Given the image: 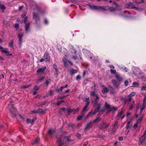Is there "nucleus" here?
Masks as SVG:
<instances>
[{
  "mask_svg": "<svg viewBox=\"0 0 146 146\" xmlns=\"http://www.w3.org/2000/svg\"><path fill=\"white\" fill-rule=\"evenodd\" d=\"M25 28L26 31H28V28L29 27L30 23L29 22L26 23H25Z\"/></svg>",
  "mask_w": 146,
  "mask_h": 146,
  "instance_id": "20",
  "label": "nucleus"
},
{
  "mask_svg": "<svg viewBox=\"0 0 146 146\" xmlns=\"http://www.w3.org/2000/svg\"><path fill=\"white\" fill-rule=\"evenodd\" d=\"M64 102V100H62L61 101H60V102H58L57 103V105L58 106L60 104H62V103H63Z\"/></svg>",
  "mask_w": 146,
  "mask_h": 146,
  "instance_id": "46",
  "label": "nucleus"
},
{
  "mask_svg": "<svg viewBox=\"0 0 146 146\" xmlns=\"http://www.w3.org/2000/svg\"><path fill=\"white\" fill-rule=\"evenodd\" d=\"M126 7L127 8H135L136 10L139 11H142L143 9L141 8H137L135 7L134 5H133L131 3L129 2L126 4L125 5Z\"/></svg>",
  "mask_w": 146,
  "mask_h": 146,
  "instance_id": "2",
  "label": "nucleus"
},
{
  "mask_svg": "<svg viewBox=\"0 0 146 146\" xmlns=\"http://www.w3.org/2000/svg\"><path fill=\"white\" fill-rule=\"evenodd\" d=\"M30 85L31 84L25 85L23 86L22 88H28L30 86Z\"/></svg>",
  "mask_w": 146,
  "mask_h": 146,
  "instance_id": "48",
  "label": "nucleus"
},
{
  "mask_svg": "<svg viewBox=\"0 0 146 146\" xmlns=\"http://www.w3.org/2000/svg\"><path fill=\"white\" fill-rule=\"evenodd\" d=\"M66 111H67L68 113L72 112L73 111V109H68Z\"/></svg>",
  "mask_w": 146,
  "mask_h": 146,
  "instance_id": "31",
  "label": "nucleus"
},
{
  "mask_svg": "<svg viewBox=\"0 0 146 146\" xmlns=\"http://www.w3.org/2000/svg\"><path fill=\"white\" fill-rule=\"evenodd\" d=\"M1 52L7 56H10L12 55V54H9V52L8 50L5 49H2L1 50Z\"/></svg>",
  "mask_w": 146,
  "mask_h": 146,
  "instance_id": "11",
  "label": "nucleus"
},
{
  "mask_svg": "<svg viewBox=\"0 0 146 146\" xmlns=\"http://www.w3.org/2000/svg\"><path fill=\"white\" fill-rule=\"evenodd\" d=\"M146 132V131H145L144 132V133ZM146 137V136L145 135V134H144L143 136H142L139 139L140 142L141 143H143L145 142V138Z\"/></svg>",
  "mask_w": 146,
  "mask_h": 146,
  "instance_id": "8",
  "label": "nucleus"
},
{
  "mask_svg": "<svg viewBox=\"0 0 146 146\" xmlns=\"http://www.w3.org/2000/svg\"><path fill=\"white\" fill-rule=\"evenodd\" d=\"M45 60V59L44 58H41L40 60V62H43Z\"/></svg>",
  "mask_w": 146,
  "mask_h": 146,
  "instance_id": "63",
  "label": "nucleus"
},
{
  "mask_svg": "<svg viewBox=\"0 0 146 146\" xmlns=\"http://www.w3.org/2000/svg\"><path fill=\"white\" fill-rule=\"evenodd\" d=\"M118 109L117 108H115L114 107H112L111 108L110 107V108L108 110V112L112 111L113 110L116 111Z\"/></svg>",
  "mask_w": 146,
  "mask_h": 146,
  "instance_id": "21",
  "label": "nucleus"
},
{
  "mask_svg": "<svg viewBox=\"0 0 146 146\" xmlns=\"http://www.w3.org/2000/svg\"><path fill=\"white\" fill-rule=\"evenodd\" d=\"M125 85L126 86H127L128 85V82L127 81H126L125 82Z\"/></svg>",
  "mask_w": 146,
  "mask_h": 146,
  "instance_id": "57",
  "label": "nucleus"
},
{
  "mask_svg": "<svg viewBox=\"0 0 146 146\" xmlns=\"http://www.w3.org/2000/svg\"><path fill=\"white\" fill-rule=\"evenodd\" d=\"M69 90H68L66 91L63 92H62V94H64L68 92H69Z\"/></svg>",
  "mask_w": 146,
  "mask_h": 146,
  "instance_id": "47",
  "label": "nucleus"
},
{
  "mask_svg": "<svg viewBox=\"0 0 146 146\" xmlns=\"http://www.w3.org/2000/svg\"><path fill=\"white\" fill-rule=\"evenodd\" d=\"M135 95V93L134 92H133L131 93L128 96V97H131L134 96Z\"/></svg>",
  "mask_w": 146,
  "mask_h": 146,
  "instance_id": "33",
  "label": "nucleus"
},
{
  "mask_svg": "<svg viewBox=\"0 0 146 146\" xmlns=\"http://www.w3.org/2000/svg\"><path fill=\"white\" fill-rule=\"evenodd\" d=\"M55 133V131L54 130L51 129L49 130V133L51 135L54 134Z\"/></svg>",
  "mask_w": 146,
  "mask_h": 146,
  "instance_id": "22",
  "label": "nucleus"
},
{
  "mask_svg": "<svg viewBox=\"0 0 146 146\" xmlns=\"http://www.w3.org/2000/svg\"><path fill=\"white\" fill-rule=\"evenodd\" d=\"M64 88V87H61L60 89H59L58 91V92H59V93L61 92L62 91V90L63 88Z\"/></svg>",
  "mask_w": 146,
  "mask_h": 146,
  "instance_id": "44",
  "label": "nucleus"
},
{
  "mask_svg": "<svg viewBox=\"0 0 146 146\" xmlns=\"http://www.w3.org/2000/svg\"><path fill=\"white\" fill-rule=\"evenodd\" d=\"M36 117L35 116L31 121L32 123L34 122L36 120Z\"/></svg>",
  "mask_w": 146,
  "mask_h": 146,
  "instance_id": "53",
  "label": "nucleus"
},
{
  "mask_svg": "<svg viewBox=\"0 0 146 146\" xmlns=\"http://www.w3.org/2000/svg\"><path fill=\"white\" fill-rule=\"evenodd\" d=\"M119 67L120 69L123 70L126 72L128 71L127 68L124 66H119Z\"/></svg>",
  "mask_w": 146,
  "mask_h": 146,
  "instance_id": "17",
  "label": "nucleus"
},
{
  "mask_svg": "<svg viewBox=\"0 0 146 146\" xmlns=\"http://www.w3.org/2000/svg\"><path fill=\"white\" fill-rule=\"evenodd\" d=\"M19 40V45L20 47H21V43L22 42V37L23 36V34H19L18 35Z\"/></svg>",
  "mask_w": 146,
  "mask_h": 146,
  "instance_id": "10",
  "label": "nucleus"
},
{
  "mask_svg": "<svg viewBox=\"0 0 146 146\" xmlns=\"http://www.w3.org/2000/svg\"><path fill=\"white\" fill-rule=\"evenodd\" d=\"M138 123H136V124H134V126H133V127L134 128H136L138 126Z\"/></svg>",
  "mask_w": 146,
  "mask_h": 146,
  "instance_id": "55",
  "label": "nucleus"
},
{
  "mask_svg": "<svg viewBox=\"0 0 146 146\" xmlns=\"http://www.w3.org/2000/svg\"><path fill=\"white\" fill-rule=\"evenodd\" d=\"M62 60H63V62L64 63H65V62H67L68 61L66 59V58H63V59Z\"/></svg>",
  "mask_w": 146,
  "mask_h": 146,
  "instance_id": "61",
  "label": "nucleus"
},
{
  "mask_svg": "<svg viewBox=\"0 0 146 146\" xmlns=\"http://www.w3.org/2000/svg\"><path fill=\"white\" fill-rule=\"evenodd\" d=\"M43 77H40L38 80V81H40L41 80H42L44 78Z\"/></svg>",
  "mask_w": 146,
  "mask_h": 146,
  "instance_id": "52",
  "label": "nucleus"
},
{
  "mask_svg": "<svg viewBox=\"0 0 146 146\" xmlns=\"http://www.w3.org/2000/svg\"><path fill=\"white\" fill-rule=\"evenodd\" d=\"M39 138H37L35 140L33 141V142H32V144L33 145H34V144L37 143L39 141Z\"/></svg>",
  "mask_w": 146,
  "mask_h": 146,
  "instance_id": "23",
  "label": "nucleus"
},
{
  "mask_svg": "<svg viewBox=\"0 0 146 146\" xmlns=\"http://www.w3.org/2000/svg\"><path fill=\"white\" fill-rule=\"evenodd\" d=\"M145 108V106L144 105H143L141 109V110H143Z\"/></svg>",
  "mask_w": 146,
  "mask_h": 146,
  "instance_id": "62",
  "label": "nucleus"
},
{
  "mask_svg": "<svg viewBox=\"0 0 146 146\" xmlns=\"http://www.w3.org/2000/svg\"><path fill=\"white\" fill-rule=\"evenodd\" d=\"M55 72L57 75H58L59 74L58 70V69H55Z\"/></svg>",
  "mask_w": 146,
  "mask_h": 146,
  "instance_id": "56",
  "label": "nucleus"
},
{
  "mask_svg": "<svg viewBox=\"0 0 146 146\" xmlns=\"http://www.w3.org/2000/svg\"><path fill=\"white\" fill-rule=\"evenodd\" d=\"M93 122L90 121L85 126V127L84 128V130H86L89 129L92 125Z\"/></svg>",
  "mask_w": 146,
  "mask_h": 146,
  "instance_id": "9",
  "label": "nucleus"
},
{
  "mask_svg": "<svg viewBox=\"0 0 146 146\" xmlns=\"http://www.w3.org/2000/svg\"><path fill=\"white\" fill-rule=\"evenodd\" d=\"M100 109V106H99L96 108L95 110L92 113V114H95L97 112L99 111Z\"/></svg>",
  "mask_w": 146,
  "mask_h": 146,
  "instance_id": "19",
  "label": "nucleus"
},
{
  "mask_svg": "<svg viewBox=\"0 0 146 146\" xmlns=\"http://www.w3.org/2000/svg\"><path fill=\"white\" fill-rule=\"evenodd\" d=\"M130 121H129L127 123V125L126 126V129H128L129 127H131V125H130Z\"/></svg>",
  "mask_w": 146,
  "mask_h": 146,
  "instance_id": "29",
  "label": "nucleus"
},
{
  "mask_svg": "<svg viewBox=\"0 0 146 146\" xmlns=\"http://www.w3.org/2000/svg\"><path fill=\"white\" fill-rule=\"evenodd\" d=\"M77 72V70L72 69L70 70V73L71 75H73L76 73Z\"/></svg>",
  "mask_w": 146,
  "mask_h": 146,
  "instance_id": "18",
  "label": "nucleus"
},
{
  "mask_svg": "<svg viewBox=\"0 0 146 146\" xmlns=\"http://www.w3.org/2000/svg\"><path fill=\"white\" fill-rule=\"evenodd\" d=\"M88 144V142L87 141H86L84 143L83 146H86Z\"/></svg>",
  "mask_w": 146,
  "mask_h": 146,
  "instance_id": "60",
  "label": "nucleus"
},
{
  "mask_svg": "<svg viewBox=\"0 0 146 146\" xmlns=\"http://www.w3.org/2000/svg\"><path fill=\"white\" fill-rule=\"evenodd\" d=\"M46 103V102H44L43 103H42V104H40V105H39L40 106H43V105H44Z\"/></svg>",
  "mask_w": 146,
  "mask_h": 146,
  "instance_id": "54",
  "label": "nucleus"
},
{
  "mask_svg": "<svg viewBox=\"0 0 146 146\" xmlns=\"http://www.w3.org/2000/svg\"><path fill=\"white\" fill-rule=\"evenodd\" d=\"M20 118L22 119L23 121H25V118L24 116H22L21 115H19Z\"/></svg>",
  "mask_w": 146,
  "mask_h": 146,
  "instance_id": "35",
  "label": "nucleus"
},
{
  "mask_svg": "<svg viewBox=\"0 0 146 146\" xmlns=\"http://www.w3.org/2000/svg\"><path fill=\"white\" fill-rule=\"evenodd\" d=\"M76 137L77 138H79V139H80L81 137V135L79 133H78L76 135Z\"/></svg>",
  "mask_w": 146,
  "mask_h": 146,
  "instance_id": "42",
  "label": "nucleus"
},
{
  "mask_svg": "<svg viewBox=\"0 0 146 146\" xmlns=\"http://www.w3.org/2000/svg\"><path fill=\"white\" fill-rule=\"evenodd\" d=\"M82 51L86 57L90 60H91L92 58L93 55L92 54L90 53L89 51L85 49H83Z\"/></svg>",
  "mask_w": 146,
  "mask_h": 146,
  "instance_id": "3",
  "label": "nucleus"
},
{
  "mask_svg": "<svg viewBox=\"0 0 146 146\" xmlns=\"http://www.w3.org/2000/svg\"><path fill=\"white\" fill-rule=\"evenodd\" d=\"M43 58L45 59L46 62L50 61V57L48 52H46L44 53Z\"/></svg>",
  "mask_w": 146,
  "mask_h": 146,
  "instance_id": "5",
  "label": "nucleus"
},
{
  "mask_svg": "<svg viewBox=\"0 0 146 146\" xmlns=\"http://www.w3.org/2000/svg\"><path fill=\"white\" fill-rule=\"evenodd\" d=\"M94 103L95 105L97 104L98 102L99 101V99L98 95H95V97H94Z\"/></svg>",
  "mask_w": 146,
  "mask_h": 146,
  "instance_id": "14",
  "label": "nucleus"
},
{
  "mask_svg": "<svg viewBox=\"0 0 146 146\" xmlns=\"http://www.w3.org/2000/svg\"><path fill=\"white\" fill-rule=\"evenodd\" d=\"M102 86L103 87V88L102 90V93L104 94L107 93L108 91V88L105 87L104 85H102Z\"/></svg>",
  "mask_w": 146,
  "mask_h": 146,
  "instance_id": "13",
  "label": "nucleus"
},
{
  "mask_svg": "<svg viewBox=\"0 0 146 146\" xmlns=\"http://www.w3.org/2000/svg\"><path fill=\"white\" fill-rule=\"evenodd\" d=\"M0 8L2 10V12L3 13L4 10L5 9V7L4 5H2Z\"/></svg>",
  "mask_w": 146,
  "mask_h": 146,
  "instance_id": "26",
  "label": "nucleus"
},
{
  "mask_svg": "<svg viewBox=\"0 0 146 146\" xmlns=\"http://www.w3.org/2000/svg\"><path fill=\"white\" fill-rule=\"evenodd\" d=\"M113 7H109V10L111 11H115L116 9L117 5V4L114 3L113 5Z\"/></svg>",
  "mask_w": 146,
  "mask_h": 146,
  "instance_id": "7",
  "label": "nucleus"
},
{
  "mask_svg": "<svg viewBox=\"0 0 146 146\" xmlns=\"http://www.w3.org/2000/svg\"><path fill=\"white\" fill-rule=\"evenodd\" d=\"M37 113H42L43 111H42L41 109H39L37 110Z\"/></svg>",
  "mask_w": 146,
  "mask_h": 146,
  "instance_id": "41",
  "label": "nucleus"
},
{
  "mask_svg": "<svg viewBox=\"0 0 146 146\" xmlns=\"http://www.w3.org/2000/svg\"><path fill=\"white\" fill-rule=\"evenodd\" d=\"M128 98H129V99L128 100H126V101H129V102H130L132 99V98H131V97H128Z\"/></svg>",
  "mask_w": 146,
  "mask_h": 146,
  "instance_id": "58",
  "label": "nucleus"
},
{
  "mask_svg": "<svg viewBox=\"0 0 146 146\" xmlns=\"http://www.w3.org/2000/svg\"><path fill=\"white\" fill-rule=\"evenodd\" d=\"M70 141L68 137L64 135H59L57 138V141L59 146H62L67 142Z\"/></svg>",
  "mask_w": 146,
  "mask_h": 146,
  "instance_id": "1",
  "label": "nucleus"
},
{
  "mask_svg": "<svg viewBox=\"0 0 146 146\" xmlns=\"http://www.w3.org/2000/svg\"><path fill=\"white\" fill-rule=\"evenodd\" d=\"M80 79H81V77L80 75H78L77 76L76 78V80H79Z\"/></svg>",
  "mask_w": 146,
  "mask_h": 146,
  "instance_id": "50",
  "label": "nucleus"
},
{
  "mask_svg": "<svg viewBox=\"0 0 146 146\" xmlns=\"http://www.w3.org/2000/svg\"><path fill=\"white\" fill-rule=\"evenodd\" d=\"M10 108V111L13 115L15 116L17 111L16 109L11 104H10L9 105Z\"/></svg>",
  "mask_w": 146,
  "mask_h": 146,
  "instance_id": "4",
  "label": "nucleus"
},
{
  "mask_svg": "<svg viewBox=\"0 0 146 146\" xmlns=\"http://www.w3.org/2000/svg\"><path fill=\"white\" fill-rule=\"evenodd\" d=\"M83 118V116H79L77 118V119L78 120H82Z\"/></svg>",
  "mask_w": 146,
  "mask_h": 146,
  "instance_id": "43",
  "label": "nucleus"
},
{
  "mask_svg": "<svg viewBox=\"0 0 146 146\" xmlns=\"http://www.w3.org/2000/svg\"><path fill=\"white\" fill-rule=\"evenodd\" d=\"M90 7L92 10H100L103 9V7L102 6H97L95 5L90 6Z\"/></svg>",
  "mask_w": 146,
  "mask_h": 146,
  "instance_id": "6",
  "label": "nucleus"
},
{
  "mask_svg": "<svg viewBox=\"0 0 146 146\" xmlns=\"http://www.w3.org/2000/svg\"><path fill=\"white\" fill-rule=\"evenodd\" d=\"M46 67H44V68H40L38 69L37 70V72L38 73L39 72H43L46 69Z\"/></svg>",
  "mask_w": 146,
  "mask_h": 146,
  "instance_id": "16",
  "label": "nucleus"
},
{
  "mask_svg": "<svg viewBox=\"0 0 146 146\" xmlns=\"http://www.w3.org/2000/svg\"><path fill=\"white\" fill-rule=\"evenodd\" d=\"M92 112H89L88 115L86 116V118L87 119L88 118V117L92 114Z\"/></svg>",
  "mask_w": 146,
  "mask_h": 146,
  "instance_id": "37",
  "label": "nucleus"
},
{
  "mask_svg": "<svg viewBox=\"0 0 146 146\" xmlns=\"http://www.w3.org/2000/svg\"><path fill=\"white\" fill-rule=\"evenodd\" d=\"M105 106L106 108H108V110L110 108V105L108 104L107 103H105Z\"/></svg>",
  "mask_w": 146,
  "mask_h": 146,
  "instance_id": "39",
  "label": "nucleus"
},
{
  "mask_svg": "<svg viewBox=\"0 0 146 146\" xmlns=\"http://www.w3.org/2000/svg\"><path fill=\"white\" fill-rule=\"evenodd\" d=\"M13 41H12L10 42L9 43V45L11 47H13Z\"/></svg>",
  "mask_w": 146,
  "mask_h": 146,
  "instance_id": "32",
  "label": "nucleus"
},
{
  "mask_svg": "<svg viewBox=\"0 0 146 146\" xmlns=\"http://www.w3.org/2000/svg\"><path fill=\"white\" fill-rule=\"evenodd\" d=\"M123 113V111L122 110H121V111L120 113L118 114V116L119 117H120L121 115H122Z\"/></svg>",
  "mask_w": 146,
  "mask_h": 146,
  "instance_id": "59",
  "label": "nucleus"
},
{
  "mask_svg": "<svg viewBox=\"0 0 146 146\" xmlns=\"http://www.w3.org/2000/svg\"><path fill=\"white\" fill-rule=\"evenodd\" d=\"M53 67L55 69H57V66L55 64H53Z\"/></svg>",
  "mask_w": 146,
  "mask_h": 146,
  "instance_id": "49",
  "label": "nucleus"
},
{
  "mask_svg": "<svg viewBox=\"0 0 146 146\" xmlns=\"http://www.w3.org/2000/svg\"><path fill=\"white\" fill-rule=\"evenodd\" d=\"M48 93L50 94L51 95H52L53 94V91L52 90H50L48 91Z\"/></svg>",
  "mask_w": 146,
  "mask_h": 146,
  "instance_id": "38",
  "label": "nucleus"
},
{
  "mask_svg": "<svg viewBox=\"0 0 146 146\" xmlns=\"http://www.w3.org/2000/svg\"><path fill=\"white\" fill-rule=\"evenodd\" d=\"M146 90V86L145 85H144L141 88V90L142 91L141 93H143V91L145 90Z\"/></svg>",
  "mask_w": 146,
  "mask_h": 146,
  "instance_id": "25",
  "label": "nucleus"
},
{
  "mask_svg": "<svg viewBox=\"0 0 146 146\" xmlns=\"http://www.w3.org/2000/svg\"><path fill=\"white\" fill-rule=\"evenodd\" d=\"M68 62V61L67 62H65L64 63V65L66 67H68V64H67V63Z\"/></svg>",
  "mask_w": 146,
  "mask_h": 146,
  "instance_id": "64",
  "label": "nucleus"
},
{
  "mask_svg": "<svg viewBox=\"0 0 146 146\" xmlns=\"http://www.w3.org/2000/svg\"><path fill=\"white\" fill-rule=\"evenodd\" d=\"M109 125V124H106L105 123H104L103 127L104 128H106Z\"/></svg>",
  "mask_w": 146,
  "mask_h": 146,
  "instance_id": "40",
  "label": "nucleus"
},
{
  "mask_svg": "<svg viewBox=\"0 0 146 146\" xmlns=\"http://www.w3.org/2000/svg\"><path fill=\"white\" fill-rule=\"evenodd\" d=\"M27 13L26 12H24L21 15V17H24L26 15Z\"/></svg>",
  "mask_w": 146,
  "mask_h": 146,
  "instance_id": "45",
  "label": "nucleus"
},
{
  "mask_svg": "<svg viewBox=\"0 0 146 146\" xmlns=\"http://www.w3.org/2000/svg\"><path fill=\"white\" fill-rule=\"evenodd\" d=\"M33 89L34 90L36 91L39 89V87L38 86L35 85L33 87Z\"/></svg>",
  "mask_w": 146,
  "mask_h": 146,
  "instance_id": "28",
  "label": "nucleus"
},
{
  "mask_svg": "<svg viewBox=\"0 0 146 146\" xmlns=\"http://www.w3.org/2000/svg\"><path fill=\"white\" fill-rule=\"evenodd\" d=\"M110 71L111 73L113 74H115L117 73L116 70L114 69H111Z\"/></svg>",
  "mask_w": 146,
  "mask_h": 146,
  "instance_id": "30",
  "label": "nucleus"
},
{
  "mask_svg": "<svg viewBox=\"0 0 146 146\" xmlns=\"http://www.w3.org/2000/svg\"><path fill=\"white\" fill-rule=\"evenodd\" d=\"M91 96L93 97V98L95 97V95H98L97 94H96L94 92H92L90 94Z\"/></svg>",
  "mask_w": 146,
  "mask_h": 146,
  "instance_id": "34",
  "label": "nucleus"
},
{
  "mask_svg": "<svg viewBox=\"0 0 146 146\" xmlns=\"http://www.w3.org/2000/svg\"><path fill=\"white\" fill-rule=\"evenodd\" d=\"M134 105H135V102H134V101H133L132 102L131 104V105L130 108V109H131L134 106Z\"/></svg>",
  "mask_w": 146,
  "mask_h": 146,
  "instance_id": "36",
  "label": "nucleus"
},
{
  "mask_svg": "<svg viewBox=\"0 0 146 146\" xmlns=\"http://www.w3.org/2000/svg\"><path fill=\"white\" fill-rule=\"evenodd\" d=\"M31 122V120L27 118L26 119V122L27 123H29Z\"/></svg>",
  "mask_w": 146,
  "mask_h": 146,
  "instance_id": "51",
  "label": "nucleus"
},
{
  "mask_svg": "<svg viewBox=\"0 0 146 146\" xmlns=\"http://www.w3.org/2000/svg\"><path fill=\"white\" fill-rule=\"evenodd\" d=\"M33 19H34L36 21H36H38L39 19V18L38 16V15L35 13H33Z\"/></svg>",
  "mask_w": 146,
  "mask_h": 146,
  "instance_id": "12",
  "label": "nucleus"
},
{
  "mask_svg": "<svg viewBox=\"0 0 146 146\" xmlns=\"http://www.w3.org/2000/svg\"><path fill=\"white\" fill-rule=\"evenodd\" d=\"M101 120V118H100L99 117H98L97 118L94 119L92 122H93V123L94 122H96V121L98 122L99 121H100Z\"/></svg>",
  "mask_w": 146,
  "mask_h": 146,
  "instance_id": "27",
  "label": "nucleus"
},
{
  "mask_svg": "<svg viewBox=\"0 0 146 146\" xmlns=\"http://www.w3.org/2000/svg\"><path fill=\"white\" fill-rule=\"evenodd\" d=\"M71 52L72 54H73L74 53L75 54L76 52V51L74 47H73L71 49Z\"/></svg>",
  "mask_w": 146,
  "mask_h": 146,
  "instance_id": "24",
  "label": "nucleus"
},
{
  "mask_svg": "<svg viewBox=\"0 0 146 146\" xmlns=\"http://www.w3.org/2000/svg\"><path fill=\"white\" fill-rule=\"evenodd\" d=\"M115 77L117 78V79L119 81H121L122 80V78L121 77L119 74H118L117 73H115Z\"/></svg>",
  "mask_w": 146,
  "mask_h": 146,
  "instance_id": "15",
  "label": "nucleus"
}]
</instances>
